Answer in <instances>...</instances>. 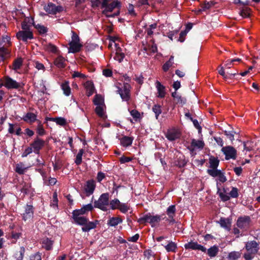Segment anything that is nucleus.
<instances>
[{
	"instance_id": "obj_62",
	"label": "nucleus",
	"mask_w": 260,
	"mask_h": 260,
	"mask_svg": "<svg viewBox=\"0 0 260 260\" xmlns=\"http://www.w3.org/2000/svg\"><path fill=\"white\" fill-rule=\"evenodd\" d=\"M36 28L40 34H45L47 31L46 27L43 25L38 24L37 25Z\"/></svg>"
},
{
	"instance_id": "obj_57",
	"label": "nucleus",
	"mask_w": 260,
	"mask_h": 260,
	"mask_svg": "<svg viewBox=\"0 0 260 260\" xmlns=\"http://www.w3.org/2000/svg\"><path fill=\"white\" fill-rule=\"evenodd\" d=\"M34 66L38 70H43V71H45V67L44 64L39 62V61H35Z\"/></svg>"
},
{
	"instance_id": "obj_64",
	"label": "nucleus",
	"mask_w": 260,
	"mask_h": 260,
	"mask_svg": "<svg viewBox=\"0 0 260 260\" xmlns=\"http://www.w3.org/2000/svg\"><path fill=\"white\" fill-rule=\"evenodd\" d=\"M30 260H42L40 253H35L30 256Z\"/></svg>"
},
{
	"instance_id": "obj_5",
	"label": "nucleus",
	"mask_w": 260,
	"mask_h": 260,
	"mask_svg": "<svg viewBox=\"0 0 260 260\" xmlns=\"http://www.w3.org/2000/svg\"><path fill=\"white\" fill-rule=\"evenodd\" d=\"M93 208H98L103 211L108 210L107 206L109 204V196L108 193H102L98 200L93 202Z\"/></svg>"
},
{
	"instance_id": "obj_49",
	"label": "nucleus",
	"mask_w": 260,
	"mask_h": 260,
	"mask_svg": "<svg viewBox=\"0 0 260 260\" xmlns=\"http://www.w3.org/2000/svg\"><path fill=\"white\" fill-rule=\"evenodd\" d=\"M174 100L175 101L176 104H179L183 105L186 103V99L185 98L182 97L181 95H178L176 96Z\"/></svg>"
},
{
	"instance_id": "obj_6",
	"label": "nucleus",
	"mask_w": 260,
	"mask_h": 260,
	"mask_svg": "<svg viewBox=\"0 0 260 260\" xmlns=\"http://www.w3.org/2000/svg\"><path fill=\"white\" fill-rule=\"evenodd\" d=\"M251 222V219L250 217L249 216L244 215L238 218L236 225L238 228L244 231H247L250 228Z\"/></svg>"
},
{
	"instance_id": "obj_28",
	"label": "nucleus",
	"mask_w": 260,
	"mask_h": 260,
	"mask_svg": "<svg viewBox=\"0 0 260 260\" xmlns=\"http://www.w3.org/2000/svg\"><path fill=\"white\" fill-rule=\"evenodd\" d=\"M210 168L211 169H217L219 164V160L217 157L211 156L209 159Z\"/></svg>"
},
{
	"instance_id": "obj_14",
	"label": "nucleus",
	"mask_w": 260,
	"mask_h": 260,
	"mask_svg": "<svg viewBox=\"0 0 260 260\" xmlns=\"http://www.w3.org/2000/svg\"><path fill=\"white\" fill-rule=\"evenodd\" d=\"M131 86L128 83H124L123 90L120 97L123 101L128 102L131 99Z\"/></svg>"
},
{
	"instance_id": "obj_33",
	"label": "nucleus",
	"mask_w": 260,
	"mask_h": 260,
	"mask_svg": "<svg viewBox=\"0 0 260 260\" xmlns=\"http://www.w3.org/2000/svg\"><path fill=\"white\" fill-rule=\"evenodd\" d=\"M54 63L58 68H63L64 67V58L61 56H58L54 60Z\"/></svg>"
},
{
	"instance_id": "obj_4",
	"label": "nucleus",
	"mask_w": 260,
	"mask_h": 260,
	"mask_svg": "<svg viewBox=\"0 0 260 260\" xmlns=\"http://www.w3.org/2000/svg\"><path fill=\"white\" fill-rule=\"evenodd\" d=\"M72 40L69 43L68 53H76L81 51L83 45L80 43L78 35L74 31H71Z\"/></svg>"
},
{
	"instance_id": "obj_59",
	"label": "nucleus",
	"mask_w": 260,
	"mask_h": 260,
	"mask_svg": "<svg viewBox=\"0 0 260 260\" xmlns=\"http://www.w3.org/2000/svg\"><path fill=\"white\" fill-rule=\"evenodd\" d=\"M191 121L193 122L194 126L198 129L199 133H201L202 127L200 125L198 120L191 118Z\"/></svg>"
},
{
	"instance_id": "obj_21",
	"label": "nucleus",
	"mask_w": 260,
	"mask_h": 260,
	"mask_svg": "<svg viewBox=\"0 0 260 260\" xmlns=\"http://www.w3.org/2000/svg\"><path fill=\"white\" fill-rule=\"evenodd\" d=\"M22 119L27 123H32L37 120V114L28 112L23 115Z\"/></svg>"
},
{
	"instance_id": "obj_25",
	"label": "nucleus",
	"mask_w": 260,
	"mask_h": 260,
	"mask_svg": "<svg viewBox=\"0 0 260 260\" xmlns=\"http://www.w3.org/2000/svg\"><path fill=\"white\" fill-rule=\"evenodd\" d=\"M47 121L55 122L57 125L64 126H65V119L62 117H47L46 118Z\"/></svg>"
},
{
	"instance_id": "obj_16",
	"label": "nucleus",
	"mask_w": 260,
	"mask_h": 260,
	"mask_svg": "<svg viewBox=\"0 0 260 260\" xmlns=\"http://www.w3.org/2000/svg\"><path fill=\"white\" fill-rule=\"evenodd\" d=\"M45 141L40 138H37L31 144L32 149H34V152L38 154L40 150L44 146Z\"/></svg>"
},
{
	"instance_id": "obj_24",
	"label": "nucleus",
	"mask_w": 260,
	"mask_h": 260,
	"mask_svg": "<svg viewBox=\"0 0 260 260\" xmlns=\"http://www.w3.org/2000/svg\"><path fill=\"white\" fill-rule=\"evenodd\" d=\"M207 254L210 257H215L219 251V247L217 245H213V246H211L209 249H207Z\"/></svg>"
},
{
	"instance_id": "obj_44",
	"label": "nucleus",
	"mask_w": 260,
	"mask_h": 260,
	"mask_svg": "<svg viewBox=\"0 0 260 260\" xmlns=\"http://www.w3.org/2000/svg\"><path fill=\"white\" fill-rule=\"evenodd\" d=\"M10 45V38L8 36H4L0 43L1 47L4 46L7 47V46Z\"/></svg>"
},
{
	"instance_id": "obj_18",
	"label": "nucleus",
	"mask_w": 260,
	"mask_h": 260,
	"mask_svg": "<svg viewBox=\"0 0 260 260\" xmlns=\"http://www.w3.org/2000/svg\"><path fill=\"white\" fill-rule=\"evenodd\" d=\"M155 86L158 93L157 97L161 99L165 98L166 94L165 86L157 80L155 82Z\"/></svg>"
},
{
	"instance_id": "obj_39",
	"label": "nucleus",
	"mask_w": 260,
	"mask_h": 260,
	"mask_svg": "<svg viewBox=\"0 0 260 260\" xmlns=\"http://www.w3.org/2000/svg\"><path fill=\"white\" fill-rule=\"evenodd\" d=\"M207 173L213 177H218L222 173V171L217 169H208L207 171Z\"/></svg>"
},
{
	"instance_id": "obj_61",
	"label": "nucleus",
	"mask_w": 260,
	"mask_h": 260,
	"mask_svg": "<svg viewBox=\"0 0 260 260\" xmlns=\"http://www.w3.org/2000/svg\"><path fill=\"white\" fill-rule=\"evenodd\" d=\"M132 160V158L129 157H126L124 155H123L119 158V161L121 164H124L126 162H128L131 161Z\"/></svg>"
},
{
	"instance_id": "obj_42",
	"label": "nucleus",
	"mask_w": 260,
	"mask_h": 260,
	"mask_svg": "<svg viewBox=\"0 0 260 260\" xmlns=\"http://www.w3.org/2000/svg\"><path fill=\"white\" fill-rule=\"evenodd\" d=\"M84 153V150L83 149H81L79 150L77 155H76V158L75 160V162L77 165H80L82 163V155Z\"/></svg>"
},
{
	"instance_id": "obj_20",
	"label": "nucleus",
	"mask_w": 260,
	"mask_h": 260,
	"mask_svg": "<svg viewBox=\"0 0 260 260\" xmlns=\"http://www.w3.org/2000/svg\"><path fill=\"white\" fill-rule=\"evenodd\" d=\"M134 138L133 137H128L124 136L119 139L120 144L125 147H127L132 145Z\"/></svg>"
},
{
	"instance_id": "obj_22",
	"label": "nucleus",
	"mask_w": 260,
	"mask_h": 260,
	"mask_svg": "<svg viewBox=\"0 0 260 260\" xmlns=\"http://www.w3.org/2000/svg\"><path fill=\"white\" fill-rule=\"evenodd\" d=\"M53 241L48 238H44L42 240V247L47 250H50L52 249L53 246Z\"/></svg>"
},
{
	"instance_id": "obj_36",
	"label": "nucleus",
	"mask_w": 260,
	"mask_h": 260,
	"mask_svg": "<svg viewBox=\"0 0 260 260\" xmlns=\"http://www.w3.org/2000/svg\"><path fill=\"white\" fill-rule=\"evenodd\" d=\"M167 252H176L177 248V244L172 241H170L165 246Z\"/></svg>"
},
{
	"instance_id": "obj_10",
	"label": "nucleus",
	"mask_w": 260,
	"mask_h": 260,
	"mask_svg": "<svg viewBox=\"0 0 260 260\" xmlns=\"http://www.w3.org/2000/svg\"><path fill=\"white\" fill-rule=\"evenodd\" d=\"M93 200V197H92L91 203L87 205H84L80 209H76L73 211L72 214H76L78 215H82L87 213L89 211H92L93 209V206L92 205Z\"/></svg>"
},
{
	"instance_id": "obj_56",
	"label": "nucleus",
	"mask_w": 260,
	"mask_h": 260,
	"mask_svg": "<svg viewBox=\"0 0 260 260\" xmlns=\"http://www.w3.org/2000/svg\"><path fill=\"white\" fill-rule=\"evenodd\" d=\"M224 134L232 141L234 140V131H224L223 132Z\"/></svg>"
},
{
	"instance_id": "obj_55",
	"label": "nucleus",
	"mask_w": 260,
	"mask_h": 260,
	"mask_svg": "<svg viewBox=\"0 0 260 260\" xmlns=\"http://www.w3.org/2000/svg\"><path fill=\"white\" fill-rule=\"evenodd\" d=\"M118 209L123 213H126L129 209V207L124 203H121Z\"/></svg>"
},
{
	"instance_id": "obj_50",
	"label": "nucleus",
	"mask_w": 260,
	"mask_h": 260,
	"mask_svg": "<svg viewBox=\"0 0 260 260\" xmlns=\"http://www.w3.org/2000/svg\"><path fill=\"white\" fill-rule=\"evenodd\" d=\"M230 198H237L239 196L238 189L235 187H232L231 191L229 193Z\"/></svg>"
},
{
	"instance_id": "obj_54",
	"label": "nucleus",
	"mask_w": 260,
	"mask_h": 260,
	"mask_svg": "<svg viewBox=\"0 0 260 260\" xmlns=\"http://www.w3.org/2000/svg\"><path fill=\"white\" fill-rule=\"evenodd\" d=\"M124 56V53L116 52L114 58L115 60L118 61L119 62H121L123 60Z\"/></svg>"
},
{
	"instance_id": "obj_47",
	"label": "nucleus",
	"mask_w": 260,
	"mask_h": 260,
	"mask_svg": "<svg viewBox=\"0 0 260 260\" xmlns=\"http://www.w3.org/2000/svg\"><path fill=\"white\" fill-rule=\"evenodd\" d=\"M44 180V183L47 185H53L56 182V179L54 178H48L47 176L45 177V180Z\"/></svg>"
},
{
	"instance_id": "obj_23",
	"label": "nucleus",
	"mask_w": 260,
	"mask_h": 260,
	"mask_svg": "<svg viewBox=\"0 0 260 260\" xmlns=\"http://www.w3.org/2000/svg\"><path fill=\"white\" fill-rule=\"evenodd\" d=\"M219 223L222 228L227 230L228 231L230 230L231 221L229 218L221 217Z\"/></svg>"
},
{
	"instance_id": "obj_51",
	"label": "nucleus",
	"mask_w": 260,
	"mask_h": 260,
	"mask_svg": "<svg viewBox=\"0 0 260 260\" xmlns=\"http://www.w3.org/2000/svg\"><path fill=\"white\" fill-rule=\"evenodd\" d=\"M216 4V3L215 2L211 1L210 2L205 1V3L202 5L203 6L204 8L205 9V10H206L210 9L212 7L214 6Z\"/></svg>"
},
{
	"instance_id": "obj_35",
	"label": "nucleus",
	"mask_w": 260,
	"mask_h": 260,
	"mask_svg": "<svg viewBox=\"0 0 260 260\" xmlns=\"http://www.w3.org/2000/svg\"><path fill=\"white\" fill-rule=\"evenodd\" d=\"M43 47L44 49L48 52L53 53H56L57 52V47L51 43L44 44Z\"/></svg>"
},
{
	"instance_id": "obj_52",
	"label": "nucleus",
	"mask_w": 260,
	"mask_h": 260,
	"mask_svg": "<svg viewBox=\"0 0 260 260\" xmlns=\"http://www.w3.org/2000/svg\"><path fill=\"white\" fill-rule=\"evenodd\" d=\"M95 112L99 116L101 117L103 116L104 110L103 108L101 106V105H97L95 109Z\"/></svg>"
},
{
	"instance_id": "obj_27",
	"label": "nucleus",
	"mask_w": 260,
	"mask_h": 260,
	"mask_svg": "<svg viewBox=\"0 0 260 260\" xmlns=\"http://www.w3.org/2000/svg\"><path fill=\"white\" fill-rule=\"evenodd\" d=\"M122 222V219L119 217H113L109 219L107 224L110 226H116Z\"/></svg>"
},
{
	"instance_id": "obj_45",
	"label": "nucleus",
	"mask_w": 260,
	"mask_h": 260,
	"mask_svg": "<svg viewBox=\"0 0 260 260\" xmlns=\"http://www.w3.org/2000/svg\"><path fill=\"white\" fill-rule=\"evenodd\" d=\"M217 69L218 70V73L222 76L225 80H227V79L228 78V75H226V73L225 72L224 67L221 65H220L218 66Z\"/></svg>"
},
{
	"instance_id": "obj_63",
	"label": "nucleus",
	"mask_w": 260,
	"mask_h": 260,
	"mask_svg": "<svg viewBox=\"0 0 260 260\" xmlns=\"http://www.w3.org/2000/svg\"><path fill=\"white\" fill-rule=\"evenodd\" d=\"M93 103H94V105H99L102 104V99L99 95L96 94L95 95L94 100H93Z\"/></svg>"
},
{
	"instance_id": "obj_30",
	"label": "nucleus",
	"mask_w": 260,
	"mask_h": 260,
	"mask_svg": "<svg viewBox=\"0 0 260 260\" xmlns=\"http://www.w3.org/2000/svg\"><path fill=\"white\" fill-rule=\"evenodd\" d=\"M10 51L6 47H0V58L2 61H4L8 57Z\"/></svg>"
},
{
	"instance_id": "obj_15",
	"label": "nucleus",
	"mask_w": 260,
	"mask_h": 260,
	"mask_svg": "<svg viewBox=\"0 0 260 260\" xmlns=\"http://www.w3.org/2000/svg\"><path fill=\"white\" fill-rule=\"evenodd\" d=\"M16 37L19 40L27 42L28 40H31L33 38V34L30 30H21L17 33Z\"/></svg>"
},
{
	"instance_id": "obj_48",
	"label": "nucleus",
	"mask_w": 260,
	"mask_h": 260,
	"mask_svg": "<svg viewBox=\"0 0 260 260\" xmlns=\"http://www.w3.org/2000/svg\"><path fill=\"white\" fill-rule=\"evenodd\" d=\"M130 114L136 121L141 118L140 113L137 110L134 109L131 110L130 111Z\"/></svg>"
},
{
	"instance_id": "obj_26",
	"label": "nucleus",
	"mask_w": 260,
	"mask_h": 260,
	"mask_svg": "<svg viewBox=\"0 0 260 260\" xmlns=\"http://www.w3.org/2000/svg\"><path fill=\"white\" fill-rule=\"evenodd\" d=\"M239 15L243 18H246L250 17L251 9L247 7H243L239 9Z\"/></svg>"
},
{
	"instance_id": "obj_37",
	"label": "nucleus",
	"mask_w": 260,
	"mask_h": 260,
	"mask_svg": "<svg viewBox=\"0 0 260 260\" xmlns=\"http://www.w3.org/2000/svg\"><path fill=\"white\" fill-rule=\"evenodd\" d=\"M241 254L240 251H232L229 253L228 258L230 260H237L240 257Z\"/></svg>"
},
{
	"instance_id": "obj_19",
	"label": "nucleus",
	"mask_w": 260,
	"mask_h": 260,
	"mask_svg": "<svg viewBox=\"0 0 260 260\" xmlns=\"http://www.w3.org/2000/svg\"><path fill=\"white\" fill-rule=\"evenodd\" d=\"M84 86L86 89V95L88 97L92 95L95 90L93 82L91 81H87L84 84Z\"/></svg>"
},
{
	"instance_id": "obj_58",
	"label": "nucleus",
	"mask_w": 260,
	"mask_h": 260,
	"mask_svg": "<svg viewBox=\"0 0 260 260\" xmlns=\"http://www.w3.org/2000/svg\"><path fill=\"white\" fill-rule=\"evenodd\" d=\"M57 194L54 192L53 195V200L51 202L50 205L54 208L56 207L57 206Z\"/></svg>"
},
{
	"instance_id": "obj_3",
	"label": "nucleus",
	"mask_w": 260,
	"mask_h": 260,
	"mask_svg": "<svg viewBox=\"0 0 260 260\" xmlns=\"http://www.w3.org/2000/svg\"><path fill=\"white\" fill-rule=\"evenodd\" d=\"M161 215L156 214L155 215H151L150 213L144 215L143 217L138 219V222L140 224H145L146 223H149L152 228H154L156 225L158 224L161 220Z\"/></svg>"
},
{
	"instance_id": "obj_8",
	"label": "nucleus",
	"mask_w": 260,
	"mask_h": 260,
	"mask_svg": "<svg viewBox=\"0 0 260 260\" xmlns=\"http://www.w3.org/2000/svg\"><path fill=\"white\" fill-rule=\"evenodd\" d=\"M4 85L8 89H18L21 87V83L16 82L9 76H5L4 78L3 83L0 86Z\"/></svg>"
},
{
	"instance_id": "obj_34",
	"label": "nucleus",
	"mask_w": 260,
	"mask_h": 260,
	"mask_svg": "<svg viewBox=\"0 0 260 260\" xmlns=\"http://www.w3.org/2000/svg\"><path fill=\"white\" fill-rule=\"evenodd\" d=\"M217 194L219 195L221 200L223 202H226L230 200V196L224 193L221 191L220 187L218 186V183H217Z\"/></svg>"
},
{
	"instance_id": "obj_13",
	"label": "nucleus",
	"mask_w": 260,
	"mask_h": 260,
	"mask_svg": "<svg viewBox=\"0 0 260 260\" xmlns=\"http://www.w3.org/2000/svg\"><path fill=\"white\" fill-rule=\"evenodd\" d=\"M121 7V3L118 0H114L112 3L109 4L107 7L104 8V10L102 11V14L106 16L109 14V12H112L115 8L120 9Z\"/></svg>"
},
{
	"instance_id": "obj_46",
	"label": "nucleus",
	"mask_w": 260,
	"mask_h": 260,
	"mask_svg": "<svg viewBox=\"0 0 260 260\" xmlns=\"http://www.w3.org/2000/svg\"><path fill=\"white\" fill-rule=\"evenodd\" d=\"M22 64V60L21 58H17L15 59L13 64V69L17 70L20 68Z\"/></svg>"
},
{
	"instance_id": "obj_31",
	"label": "nucleus",
	"mask_w": 260,
	"mask_h": 260,
	"mask_svg": "<svg viewBox=\"0 0 260 260\" xmlns=\"http://www.w3.org/2000/svg\"><path fill=\"white\" fill-rule=\"evenodd\" d=\"M152 111L155 114L156 119H158L159 115L162 113V106L159 104H154L152 108Z\"/></svg>"
},
{
	"instance_id": "obj_53",
	"label": "nucleus",
	"mask_w": 260,
	"mask_h": 260,
	"mask_svg": "<svg viewBox=\"0 0 260 260\" xmlns=\"http://www.w3.org/2000/svg\"><path fill=\"white\" fill-rule=\"evenodd\" d=\"M187 164V161L184 158H181L179 157L177 160V166L181 168L184 167Z\"/></svg>"
},
{
	"instance_id": "obj_41",
	"label": "nucleus",
	"mask_w": 260,
	"mask_h": 260,
	"mask_svg": "<svg viewBox=\"0 0 260 260\" xmlns=\"http://www.w3.org/2000/svg\"><path fill=\"white\" fill-rule=\"evenodd\" d=\"M176 209L175 205H172L168 207L166 210V213L168 216H175Z\"/></svg>"
},
{
	"instance_id": "obj_9",
	"label": "nucleus",
	"mask_w": 260,
	"mask_h": 260,
	"mask_svg": "<svg viewBox=\"0 0 260 260\" xmlns=\"http://www.w3.org/2000/svg\"><path fill=\"white\" fill-rule=\"evenodd\" d=\"M96 183L93 179L88 180L86 182L84 186V191L86 197L92 194L95 189Z\"/></svg>"
},
{
	"instance_id": "obj_43",
	"label": "nucleus",
	"mask_w": 260,
	"mask_h": 260,
	"mask_svg": "<svg viewBox=\"0 0 260 260\" xmlns=\"http://www.w3.org/2000/svg\"><path fill=\"white\" fill-rule=\"evenodd\" d=\"M166 137L171 141H174L178 138L177 133L173 132H168Z\"/></svg>"
},
{
	"instance_id": "obj_12",
	"label": "nucleus",
	"mask_w": 260,
	"mask_h": 260,
	"mask_svg": "<svg viewBox=\"0 0 260 260\" xmlns=\"http://www.w3.org/2000/svg\"><path fill=\"white\" fill-rule=\"evenodd\" d=\"M184 246L186 249L199 250L204 252H206L207 250L206 247L198 244L197 242L192 241L185 244Z\"/></svg>"
},
{
	"instance_id": "obj_7",
	"label": "nucleus",
	"mask_w": 260,
	"mask_h": 260,
	"mask_svg": "<svg viewBox=\"0 0 260 260\" xmlns=\"http://www.w3.org/2000/svg\"><path fill=\"white\" fill-rule=\"evenodd\" d=\"M221 151L224 154L225 159L226 160H229L230 159L235 160L237 157V150L233 146H226L222 147Z\"/></svg>"
},
{
	"instance_id": "obj_38",
	"label": "nucleus",
	"mask_w": 260,
	"mask_h": 260,
	"mask_svg": "<svg viewBox=\"0 0 260 260\" xmlns=\"http://www.w3.org/2000/svg\"><path fill=\"white\" fill-rule=\"evenodd\" d=\"M24 252V247H21L20 248V250L15 254L14 258H15L16 260H23Z\"/></svg>"
},
{
	"instance_id": "obj_60",
	"label": "nucleus",
	"mask_w": 260,
	"mask_h": 260,
	"mask_svg": "<svg viewBox=\"0 0 260 260\" xmlns=\"http://www.w3.org/2000/svg\"><path fill=\"white\" fill-rule=\"evenodd\" d=\"M173 64L171 63V61H167L162 66V70L164 72H167L170 69V67L172 66Z\"/></svg>"
},
{
	"instance_id": "obj_17",
	"label": "nucleus",
	"mask_w": 260,
	"mask_h": 260,
	"mask_svg": "<svg viewBox=\"0 0 260 260\" xmlns=\"http://www.w3.org/2000/svg\"><path fill=\"white\" fill-rule=\"evenodd\" d=\"M34 214L33 207L31 205H26L25 207L24 212L23 213V219L26 221L30 220Z\"/></svg>"
},
{
	"instance_id": "obj_40",
	"label": "nucleus",
	"mask_w": 260,
	"mask_h": 260,
	"mask_svg": "<svg viewBox=\"0 0 260 260\" xmlns=\"http://www.w3.org/2000/svg\"><path fill=\"white\" fill-rule=\"evenodd\" d=\"M121 203H120L118 199H114V200H111L109 204L111 209L112 210H115L116 209H118V207L120 205Z\"/></svg>"
},
{
	"instance_id": "obj_29",
	"label": "nucleus",
	"mask_w": 260,
	"mask_h": 260,
	"mask_svg": "<svg viewBox=\"0 0 260 260\" xmlns=\"http://www.w3.org/2000/svg\"><path fill=\"white\" fill-rule=\"evenodd\" d=\"M190 144L191 147H195L200 149H202L205 146L203 141L199 140H196L194 139H192Z\"/></svg>"
},
{
	"instance_id": "obj_11",
	"label": "nucleus",
	"mask_w": 260,
	"mask_h": 260,
	"mask_svg": "<svg viewBox=\"0 0 260 260\" xmlns=\"http://www.w3.org/2000/svg\"><path fill=\"white\" fill-rule=\"evenodd\" d=\"M44 9L46 12L50 14H56L63 11V7L60 6H56L55 4L49 3L44 7Z\"/></svg>"
},
{
	"instance_id": "obj_32",
	"label": "nucleus",
	"mask_w": 260,
	"mask_h": 260,
	"mask_svg": "<svg viewBox=\"0 0 260 260\" xmlns=\"http://www.w3.org/2000/svg\"><path fill=\"white\" fill-rule=\"evenodd\" d=\"M27 169V168L22 162H20L16 165L15 170L16 173L21 175L24 174Z\"/></svg>"
},
{
	"instance_id": "obj_2",
	"label": "nucleus",
	"mask_w": 260,
	"mask_h": 260,
	"mask_svg": "<svg viewBox=\"0 0 260 260\" xmlns=\"http://www.w3.org/2000/svg\"><path fill=\"white\" fill-rule=\"evenodd\" d=\"M244 248L247 253H244V258L245 260H252L259 250V243L254 240L249 241L246 242Z\"/></svg>"
},
{
	"instance_id": "obj_1",
	"label": "nucleus",
	"mask_w": 260,
	"mask_h": 260,
	"mask_svg": "<svg viewBox=\"0 0 260 260\" xmlns=\"http://www.w3.org/2000/svg\"><path fill=\"white\" fill-rule=\"evenodd\" d=\"M72 217L75 223L82 226V231L84 232H88L96 228L97 224L99 223V221L98 220L90 221L87 217L81 215L73 214Z\"/></svg>"
}]
</instances>
